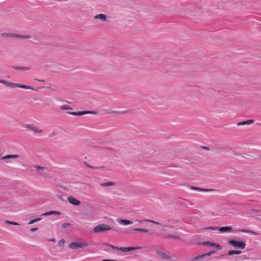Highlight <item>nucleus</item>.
Segmentation results:
<instances>
[{
	"mask_svg": "<svg viewBox=\"0 0 261 261\" xmlns=\"http://www.w3.org/2000/svg\"><path fill=\"white\" fill-rule=\"evenodd\" d=\"M215 252V251H211L208 252L198 255L193 257L192 258V261H196L198 259H202L206 256H210L211 255H212V254H214Z\"/></svg>",
	"mask_w": 261,
	"mask_h": 261,
	"instance_id": "423d86ee",
	"label": "nucleus"
},
{
	"mask_svg": "<svg viewBox=\"0 0 261 261\" xmlns=\"http://www.w3.org/2000/svg\"><path fill=\"white\" fill-rule=\"evenodd\" d=\"M97 113L95 111H80V112H69V114L73 115V116H82L86 114H96Z\"/></svg>",
	"mask_w": 261,
	"mask_h": 261,
	"instance_id": "39448f33",
	"label": "nucleus"
},
{
	"mask_svg": "<svg viewBox=\"0 0 261 261\" xmlns=\"http://www.w3.org/2000/svg\"><path fill=\"white\" fill-rule=\"evenodd\" d=\"M36 169L38 170V171H40V170H42L43 169V168L42 167H40V166H37L36 167Z\"/></svg>",
	"mask_w": 261,
	"mask_h": 261,
	"instance_id": "72a5a7b5",
	"label": "nucleus"
},
{
	"mask_svg": "<svg viewBox=\"0 0 261 261\" xmlns=\"http://www.w3.org/2000/svg\"><path fill=\"white\" fill-rule=\"evenodd\" d=\"M254 122V121L252 119L246 120L242 122H240L238 123L237 125L238 126L240 125H250L251 124H252Z\"/></svg>",
	"mask_w": 261,
	"mask_h": 261,
	"instance_id": "dca6fc26",
	"label": "nucleus"
},
{
	"mask_svg": "<svg viewBox=\"0 0 261 261\" xmlns=\"http://www.w3.org/2000/svg\"><path fill=\"white\" fill-rule=\"evenodd\" d=\"M5 223L7 224H11V225H19V224L17 222H15L14 221H11L9 220H6L5 221Z\"/></svg>",
	"mask_w": 261,
	"mask_h": 261,
	"instance_id": "393cba45",
	"label": "nucleus"
},
{
	"mask_svg": "<svg viewBox=\"0 0 261 261\" xmlns=\"http://www.w3.org/2000/svg\"><path fill=\"white\" fill-rule=\"evenodd\" d=\"M109 247L110 248H111V249H113V250H119V248L117 247H115V246H113V245H109Z\"/></svg>",
	"mask_w": 261,
	"mask_h": 261,
	"instance_id": "7c9ffc66",
	"label": "nucleus"
},
{
	"mask_svg": "<svg viewBox=\"0 0 261 261\" xmlns=\"http://www.w3.org/2000/svg\"><path fill=\"white\" fill-rule=\"evenodd\" d=\"M19 156L18 154H10L5 155L3 157V159H10V158H17Z\"/></svg>",
	"mask_w": 261,
	"mask_h": 261,
	"instance_id": "5701e85b",
	"label": "nucleus"
},
{
	"mask_svg": "<svg viewBox=\"0 0 261 261\" xmlns=\"http://www.w3.org/2000/svg\"><path fill=\"white\" fill-rule=\"evenodd\" d=\"M64 226H66V225H65V224H64Z\"/></svg>",
	"mask_w": 261,
	"mask_h": 261,
	"instance_id": "ea45409f",
	"label": "nucleus"
},
{
	"mask_svg": "<svg viewBox=\"0 0 261 261\" xmlns=\"http://www.w3.org/2000/svg\"><path fill=\"white\" fill-rule=\"evenodd\" d=\"M65 243V241L64 239H62L60 241V242H59V244H64Z\"/></svg>",
	"mask_w": 261,
	"mask_h": 261,
	"instance_id": "e433bc0d",
	"label": "nucleus"
},
{
	"mask_svg": "<svg viewBox=\"0 0 261 261\" xmlns=\"http://www.w3.org/2000/svg\"><path fill=\"white\" fill-rule=\"evenodd\" d=\"M61 213L58 211H53L50 212H46L42 214V216H47L51 215H60Z\"/></svg>",
	"mask_w": 261,
	"mask_h": 261,
	"instance_id": "f3484780",
	"label": "nucleus"
},
{
	"mask_svg": "<svg viewBox=\"0 0 261 261\" xmlns=\"http://www.w3.org/2000/svg\"><path fill=\"white\" fill-rule=\"evenodd\" d=\"M1 36L2 37H19V38L22 37L21 36L18 35L16 34L7 33H2V34H1ZM22 38H27V37H22Z\"/></svg>",
	"mask_w": 261,
	"mask_h": 261,
	"instance_id": "9b49d317",
	"label": "nucleus"
},
{
	"mask_svg": "<svg viewBox=\"0 0 261 261\" xmlns=\"http://www.w3.org/2000/svg\"><path fill=\"white\" fill-rule=\"evenodd\" d=\"M64 226H66V225H65V224H64Z\"/></svg>",
	"mask_w": 261,
	"mask_h": 261,
	"instance_id": "a19ab883",
	"label": "nucleus"
},
{
	"mask_svg": "<svg viewBox=\"0 0 261 261\" xmlns=\"http://www.w3.org/2000/svg\"><path fill=\"white\" fill-rule=\"evenodd\" d=\"M117 221L119 223L123 224L124 225L131 224L133 223L132 221L127 219H118Z\"/></svg>",
	"mask_w": 261,
	"mask_h": 261,
	"instance_id": "2eb2a0df",
	"label": "nucleus"
},
{
	"mask_svg": "<svg viewBox=\"0 0 261 261\" xmlns=\"http://www.w3.org/2000/svg\"><path fill=\"white\" fill-rule=\"evenodd\" d=\"M86 166H87V167H89V168H97V167H93V166H92L91 165H88V164H86Z\"/></svg>",
	"mask_w": 261,
	"mask_h": 261,
	"instance_id": "c9c22d12",
	"label": "nucleus"
},
{
	"mask_svg": "<svg viewBox=\"0 0 261 261\" xmlns=\"http://www.w3.org/2000/svg\"><path fill=\"white\" fill-rule=\"evenodd\" d=\"M242 253V252L240 250H231V251H229L228 253H227V254L228 255H233V254H240Z\"/></svg>",
	"mask_w": 261,
	"mask_h": 261,
	"instance_id": "aec40b11",
	"label": "nucleus"
},
{
	"mask_svg": "<svg viewBox=\"0 0 261 261\" xmlns=\"http://www.w3.org/2000/svg\"><path fill=\"white\" fill-rule=\"evenodd\" d=\"M191 188L192 190H198V191H208V190H207V189H202V188H200L196 187H194V186H191Z\"/></svg>",
	"mask_w": 261,
	"mask_h": 261,
	"instance_id": "b1692460",
	"label": "nucleus"
},
{
	"mask_svg": "<svg viewBox=\"0 0 261 261\" xmlns=\"http://www.w3.org/2000/svg\"><path fill=\"white\" fill-rule=\"evenodd\" d=\"M60 108L61 110H72L70 107L66 105L61 106Z\"/></svg>",
	"mask_w": 261,
	"mask_h": 261,
	"instance_id": "cd10ccee",
	"label": "nucleus"
},
{
	"mask_svg": "<svg viewBox=\"0 0 261 261\" xmlns=\"http://www.w3.org/2000/svg\"><path fill=\"white\" fill-rule=\"evenodd\" d=\"M0 83L5 85L7 87L12 88L17 87L16 84L12 83V82H7L6 81L3 80H0Z\"/></svg>",
	"mask_w": 261,
	"mask_h": 261,
	"instance_id": "1a4fd4ad",
	"label": "nucleus"
},
{
	"mask_svg": "<svg viewBox=\"0 0 261 261\" xmlns=\"http://www.w3.org/2000/svg\"><path fill=\"white\" fill-rule=\"evenodd\" d=\"M167 237H170V238H177V237L174 234H170V235L168 236Z\"/></svg>",
	"mask_w": 261,
	"mask_h": 261,
	"instance_id": "f704fd0d",
	"label": "nucleus"
},
{
	"mask_svg": "<svg viewBox=\"0 0 261 261\" xmlns=\"http://www.w3.org/2000/svg\"><path fill=\"white\" fill-rule=\"evenodd\" d=\"M203 244L204 245H207L211 247L218 248L219 249L221 248V246L220 245L214 242L206 241L203 242Z\"/></svg>",
	"mask_w": 261,
	"mask_h": 261,
	"instance_id": "f8f14e48",
	"label": "nucleus"
},
{
	"mask_svg": "<svg viewBox=\"0 0 261 261\" xmlns=\"http://www.w3.org/2000/svg\"><path fill=\"white\" fill-rule=\"evenodd\" d=\"M207 230L210 229V230H219V228L217 226H210V227H207Z\"/></svg>",
	"mask_w": 261,
	"mask_h": 261,
	"instance_id": "c756f323",
	"label": "nucleus"
},
{
	"mask_svg": "<svg viewBox=\"0 0 261 261\" xmlns=\"http://www.w3.org/2000/svg\"><path fill=\"white\" fill-rule=\"evenodd\" d=\"M112 229V227L107 224H101L95 226L93 228L92 231L93 232L96 233L110 230H111Z\"/></svg>",
	"mask_w": 261,
	"mask_h": 261,
	"instance_id": "f03ea898",
	"label": "nucleus"
},
{
	"mask_svg": "<svg viewBox=\"0 0 261 261\" xmlns=\"http://www.w3.org/2000/svg\"><path fill=\"white\" fill-rule=\"evenodd\" d=\"M88 244L85 242H75L71 243L69 247L70 248L72 249H77L79 248H83L84 247H87Z\"/></svg>",
	"mask_w": 261,
	"mask_h": 261,
	"instance_id": "7ed1b4c3",
	"label": "nucleus"
},
{
	"mask_svg": "<svg viewBox=\"0 0 261 261\" xmlns=\"http://www.w3.org/2000/svg\"><path fill=\"white\" fill-rule=\"evenodd\" d=\"M49 241H51V242H56V239L55 238H53V239H49L48 240Z\"/></svg>",
	"mask_w": 261,
	"mask_h": 261,
	"instance_id": "58836bf2",
	"label": "nucleus"
},
{
	"mask_svg": "<svg viewBox=\"0 0 261 261\" xmlns=\"http://www.w3.org/2000/svg\"><path fill=\"white\" fill-rule=\"evenodd\" d=\"M137 221L139 223H143V222H145V221H144V220H137Z\"/></svg>",
	"mask_w": 261,
	"mask_h": 261,
	"instance_id": "4c0bfd02",
	"label": "nucleus"
},
{
	"mask_svg": "<svg viewBox=\"0 0 261 261\" xmlns=\"http://www.w3.org/2000/svg\"><path fill=\"white\" fill-rule=\"evenodd\" d=\"M68 200L70 204L75 206L79 205L81 204L80 201L73 196L68 197Z\"/></svg>",
	"mask_w": 261,
	"mask_h": 261,
	"instance_id": "0eeeda50",
	"label": "nucleus"
},
{
	"mask_svg": "<svg viewBox=\"0 0 261 261\" xmlns=\"http://www.w3.org/2000/svg\"><path fill=\"white\" fill-rule=\"evenodd\" d=\"M141 249V247H120L119 248V250H120L122 252H128L133 250H139Z\"/></svg>",
	"mask_w": 261,
	"mask_h": 261,
	"instance_id": "6e6552de",
	"label": "nucleus"
},
{
	"mask_svg": "<svg viewBox=\"0 0 261 261\" xmlns=\"http://www.w3.org/2000/svg\"><path fill=\"white\" fill-rule=\"evenodd\" d=\"M17 87L25 89H30L34 90V88L30 86H27L24 85H18L16 84Z\"/></svg>",
	"mask_w": 261,
	"mask_h": 261,
	"instance_id": "412c9836",
	"label": "nucleus"
},
{
	"mask_svg": "<svg viewBox=\"0 0 261 261\" xmlns=\"http://www.w3.org/2000/svg\"><path fill=\"white\" fill-rule=\"evenodd\" d=\"M133 232H147L148 231V229L142 228H134L132 230Z\"/></svg>",
	"mask_w": 261,
	"mask_h": 261,
	"instance_id": "a211bd4d",
	"label": "nucleus"
},
{
	"mask_svg": "<svg viewBox=\"0 0 261 261\" xmlns=\"http://www.w3.org/2000/svg\"><path fill=\"white\" fill-rule=\"evenodd\" d=\"M238 231H240V232H246V233H250V234H255V232L252 231V230H248V229H238L237 230Z\"/></svg>",
	"mask_w": 261,
	"mask_h": 261,
	"instance_id": "4be33fe9",
	"label": "nucleus"
},
{
	"mask_svg": "<svg viewBox=\"0 0 261 261\" xmlns=\"http://www.w3.org/2000/svg\"><path fill=\"white\" fill-rule=\"evenodd\" d=\"M157 254L162 258L164 259H169L170 258V256L167 254H166L165 252H162L160 250H156Z\"/></svg>",
	"mask_w": 261,
	"mask_h": 261,
	"instance_id": "4468645a",
	"label": "nucleus"
},
{
	"mask_svg": "<svg viewBox=\"0 0 261 261\" xmlns=\"http://www.w3.org/2000/svg\"><path fill=\"white\" fill-rule=\"evenodd\" d=\"M219 230L221 233L224 232H233L231 227L230 226H225V227H221L219 228Z\"/></svg>",
	"mask_w": 261,
	"mask_h": 261,
	"instance_id": "ddd939ff",
	"label": "nucleus"
},
{
	"mask_svg": "<svg viewBox=\"0 0 261 261\" xmlns=\"http://www.w3.org/2000/svg\"><path fill=\"white\" fill-rule=\"evenodd\" d=\"M101 261H117V260H114V259H103Z\"/></svg>",
	"mask_w": 261,
	"mask_h": 261,
	"instance_id": "473e14b6",
	"label": "nucleus"
},
{
	"mask_svg": "<svg viewBox=\"0 0 261 261\" xmlns=\"http://www.w3.org/2000/svg\"><path fill=\"white\" fill-rule=\"evenodd\" d=\"M94 19L97 21H106L107 20V16L106 15L103 14H99L96 15L94 16Z\"/></svg>",
	"mask_w": 261,
	"mask_h": 261,
	"instance_id": "9d476101",
	"label": "nucleus"
},
{
	"mask_svg": "<svg viewBox=\"0 0 261 261\" xmlns=\"http://www.w3.org/2000/svg\"><path fill=\"white\" fill-rule=\"evenodd\" d=\"M228 244L233 246L236 249H244L246 246L245 242L234 239L228 241Z\"/></svg>",
	"mask_w": 261,
	"mask_h": 261,
	"instance_id": "f257e3e1",
	"label": "nucleus"
},
{
	"mask_svg": "<svg viewBox=\"0 0 261 261\" xmlns=\"http://www.w3.org/2000/svg\"><path fill=\"white\" fill-rule=\"evenodd\" d=\"M25 128L28 130L31 131L35 134H39L42 132V130L32 124H28L25 125Z\"/></svg>",
	"mask_w": 261,
	"mask_h": 261,
	"instance_id": "20e7f679",
	"label": "nucleus"
},
{
	"mask_svg": "<svg viewBox=\"0 0 261 261\" xmlns=\"http://www.w3.org/2000/svg\"><path fill=\"white\" fill-rule=\"evenodd\" d=\"M37 230H38V228H37V227L32 228L30 229L31 231H32V232H34V231H36Z\"/></svg>",
	"mask_w": 261,
	"mask_h": 261,
	"instance_id": "2f4dec72",
	"label": "nucleus"
},
{
	"mask_svg": "<svg viewBox=\"0 0 261 261\" xmlns=\"http://www.w3.org/2000/svg\"><path fill=\"white\" fill-rule=\"evenodd\" d=\"M41 219V218H37L31 220L29 222V224H32L33 223H35L36 222L40 221Z\"/></svg>",
	"mask_w": 261,
	"mask_h": 261,
	"instance_id": "bb28decb",
	"label": "nucleus"
},
{
	"mask_svg": "<svg viewBox=\"0 0 261 261\" xmlns=\"http://www.w3.org/2000/svg\"><path fill=\"white\" fill-rule=\"evenodd\" d=\"M144 221L145 222H151V223H152L155 224H161L159 222L153 221L152 220H150V219H145Z\"/></svg>",
	"mask_w": 261,
	"mask_h": 261,
	"instance_id": "c85d7f7f",
	"label": "nucleus"
},
{
	"mask_svg": "<svg viewBox=\"0 0 261 261\" xmlns=\"http://www.w3.org/2000/svg\"><path fill=\"white\" fill-rule=\"evenodd\" d=\"M15 68L18 70H28L30 69V67H27V66H24V67L18 66V67H16Z\"/></svg>",
	"mask_w": 261,
	"mask_h": 261,
	"instance_id": "a878e982",
	"label": "nucleus"
},
{
	"mask_svg": "<svg viewBox=\"0 0 261 261\" xmlns=\"http://www.w3.org/2000/svg\"><path fill=\"white\" fill-rule=\"evenodd\" d=\"M115 182L112 181H109L106 182H102L100 184L101 187H109V186H112L115 185Z\"/></svg>",
	"mask_w": 261,
	"mask_h": 261,
	"instance_id": "6ab92c4d",
	"label": "nucleus"
}]
</instances>
